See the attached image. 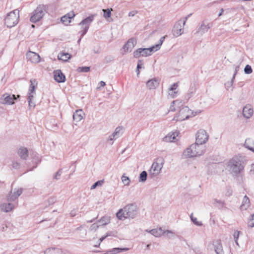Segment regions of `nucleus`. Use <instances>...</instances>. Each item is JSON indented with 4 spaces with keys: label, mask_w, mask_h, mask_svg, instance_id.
<instances>
[{
    "label": "nucleus",
    "mask_w": 254,
    "mask_h": 254,
    "mask_svg": "<svg viewBox=\"0 0 254 254\" xmlns=\"http://www.w3.org/2000/svg\"><path fill=\"white\" fill-rule=\"evenodd\" d=\"M193 94V92L192 91H190V92H189L186 96L185 97V98L188 100L189 99H190L191 98V97L192 96Z\"/></svg>",
    "instance_id": "6e6d98bb"
},
{
    "label": "nucleus",
    "mask_w": 254,
    "mask_h": 254,
    "mask_svg": "<svg viewBox=\"0 0 254 254\" xmlns=\"http://www.w3.org/2000/svg\"><path fill=\"white\" fill-rule=\"evenodd\" d=\"M165 37H162L159 40V42L158 44H156L154 46H152V48L154 49V50L156 51H158V50L160 49V47H161V46L162 45L164 39H165Z\"/></svg>",
    "instance_id": "f704fd0d"
},
{
    "label": "nucleus",
    "mask_w": 254,
    "mask_h": 254,
    "mask_svg": "<svg viewBox=\"0 0 254 254\" xmlns=\"http://www.w3.org/2000/svg\"><path fill=\"white\" fill-rule=\"evenodd\" d=\"M121 179L123 183L125 185V186H128L129 185L130 180L128 177L123 175L121 178Z\"/></svg>",
    "instance_id": "4c0bfd02"
},
{
    "label": "nucleus",
    "mask_w": 254,
    "mask_h": 254,
    "mask_svg": "<svg viewBox=\"0 0 254 254\" xmlns=\"http://www.w3.org/2000/svg\"><path fill=\"white\" fill-rule=\"evenodd\" d=\"M143 65V62L142 61L139 60L137 63V69L138 70V69L142 68V65Z\"/></svg>",
    "instance_id": "5fc2aeb1"
},
{
    "label": "nucleus",
    "mask_w": 254,
    "mask_h": 254,
    "mask_svg": "<svg viewBox=\"0 0 254 254\" xmlns=\"http://www.w3.org/2000/svg\"><path fill=\"white\" fill-rule=\"evenodd\" d=\"M117 138L116 137H113L112 136V134L110 135L108 139V141H113L114 140L116 139Z\"/></svg>",
    "instance_id": "bf43d9fd"
},
{
    "label": "nucleus",
    "mask_w": 254,
    "mask_h": 254,
    "mask_svg": "<svg viewBox=\"0 0 254 254\" xmlns=\"http://www.w3.org/2000/svg\"><path fill=\"white\" fill-rule=\"evenodd\" d=\"M234 79L233 77L232 78V80L230 81H229V82H227V83H225V86H226V88H227V89H228L229 88H230L233 84V82H234Z\"/></svg>",
    "instance_id": "603ef678"
},
{
    "label": "nucleus",
    "mask_w": 254,
    "mask_h": 254,
    "mask_svg": "<svg viewBox=\"0 0 254 254\" xmlns=\"http://www.w3.org/2000/svg\"><path fill=\"white\" fill-rule=\"evenodd\" d=\"M55 80L59 82H64L65 80V76L61 70H57L54 72Z\"/></svg>",
    "instance_id": "f3484780"
},
{
    "label": "nucleus",
    "mask_w": 254,
    "mask_h": 254,
    "mask_svg": "<svg viewBox=\"0 0 254 254\" xmlns=\"http://www.w3.org/2000/svg\"><path fill=\"white\" fill-rule=\"evenodd\" d=\"M196 115V112L194 113L188 107L185 106L180 110L178 115L174 117L173 120L182 121L189 119L190 117L194 116Z\"/></svg>",
    "instance_id": "423d86ee"
},
{
    "label": "nucleus",
    "mask_w": 254,
    "mask_h": 254,
    "mask_svg": "<svg viewBox=\"0 0 254 254\" xmlns=\"http://www.w3.org/2000/svg\"><path fill=\"white\" fill-rule=\"evenodd\" d=\"M149 233L156 237H159L163 234L162 229L160 227L158 229H153L149 231Z\"/></svg>",
    "instance_id": "bb28decb"
},
{
    "label": "nucleus",
    "mask_w": 254,
    "mask_h": 254,
    "mask_svg": "<svg viewBox=\"0 0 254 254\" xmlns=\"http://www.w3.org/2000/svg\"><path fill=\"white\" fill-rule=\"evenodd\" d=\"M55 201V198H50L49 199V202L50 204H52Z\"/></svg>",
    "instance_id": "0e129e2a"
},
{
    "label": "nucleus",
    "mask_w": 254,
    "mask_h": 254,
    "mask_svg": "<svg viewBox=\"0 0 254 254\" xmlns=\"http://www.w3.org/2000/svg\"><path fill=\"white\" fill-rule=\"evenodd\" d=\"M110 222V218L108 216L102 217L99 223L102 225H105L108 224Z\"/></svg>",
    "instance_id": "58836bf2"
},
{
    "label": "nucleus",
    "mask_w": 254,
    "mask_h": 254,
    "mask_svg": "<svg viewBox=\"0 0 254 254\" xmlns=\"http://www.w3.org/2000/svg\"><path fill=\"white\" fill-rule=\"evenodd\" d=\"M103 184V181L100 180L95 183L91 187V190L95 189L97 186H101Z\"/></svg>",
    "instance_id": "c03bdc74"
},
{
    "label": "nucleus",
    "mask_w": 254,
    "mask_h": 254,
    "mask_svg": "<svg viewBox=\"0 0 254 254\" xmlns=\"http://www.w3.org/2000/svg\"><path fill=\"white\" fill-rule=\"evenodd\" d=\"M227 169L233 176H237L244 170V166L241 157L234 156L226 164Z\"/></svg>",
    "instance_id": "f257e3e1"
},
{
    "label": "nucleus",
    "mask_w": 254,
    "mask_h": 254,
    "mask_svg": "<svg viewBox=\"0 0 254 254\" xmlns=\"http://www.w3.org/2000/svg\"><path fill=\"white\" fill-rule=\"evenodd\" d=\"M178 83H175L172 84L171 86L169 88L168 90V93L169 96H170L171 98H175L177 96V94L179 92L178 89Z\"/></svg>",
    "instance_id": "2eb2a0df"
},
{
    "label": "nucleus",
    "mask_w": 254,
    "mask_h": 254,
    "mask_svg": "<svg viewBox=\"0 0 254 254\" xmlns=\"http://www.w3.org/2000/svg\"><path fill=\"white\" fill-rule=\"evenodd\" d=\"M165 161L162 157H158L152 163L149 170V175L153 178L159 175L161 172Z\"/></svg>",
    "instance_id": "20e7f679"
},
{
    "label": "nucleus",
    "mask_w": 254,
    "mask_h": 254,
    "mask_svg": "<svg viewBox=\"0 0 254 254\" xmlns=\"http://www.w3.org/2000/svg\"><path fill=\"white\" fill-rule=\"evenodd\" d=\"M213 245L215 251L217 254H224L220 240H217L214 241Z\"/></svg>",
    "instance_id": "412c9836"
},
{
    "label": "nucleus",
    "mask_w": 254,
    "mask_h": 254,
    "mask_svg": "<svg viewBox=\"0 0 254 254\" xmlns=\"http://www.w3.org/2000/svg\"><path fill=\"white\" fill-rule=\"evenodd\" d=\"M77 70L79 72H87L90 70V67H89V66L79 67L77 68Z\"/></svg>",
    "instance_id": "a19ab883"
},
{
    "label": "nucleus",
    "mask_w": 254,
    "mask_h": 254,
    "mask_svg": "<svg viewBox=\"0 0 254 254\" xmlns=\"http://www.w3.org/2000/svg\"><path fill=\"white\" fill-rule=\"evenodd\" d=\"M12 168L15 169H18L20 168V164L17 161H13L12 163Z\"/></svg>",
    "instance_id": "09e8293b"
},
{
    "label": "nucleus",
    "mask_w": 254,
    "mask_h": 254,
    "mask_svg": "<svg viewBox=\"0 0 254 254\" xmlns=\"http://www.w3.org/2000/svg\"><path fill=\"white\" fill-rule=\"evenodd\" d=\"M107 237V235L104 237H101L100 239V243L102 242L106 237Z\"/></svg>",
    "instance_id": "338daca9"
},
{
    "label": "nucleus",
    "mask_w": 254,
    "mask_h": 254,
    "mask_svg": "<svg viewBox=\"0 0 254 254\" xmlns=\"http://www.w3.org/2000/svg\"><path fill=\"white\" fill-rule=\"evenodd\" d=\"M136 44V41L135 39L131 38L129 39L127 43L124 45V49L126 52H130L133 48L135 44Z\"/></svg>",
    "instance_id": "a211bd4d"
},
{
    "label": "nucleus",
    "mask_w": 254,
    "mask_h": 254,
    "mask_svg": "<svg viewBox=\"0 0 254 254\" xmlns=\"http://www.w3.org/2000/svg\"><path fill=\"white\" fill-rule=\"evenodd\" d=\"M177 135L176 133H169L164 137V140L167 142H173L176 139Z\"/></svg>",
    "instance_id": "2f4dec72"
},
{
    "label": "nucleus",
    "mask_w": 254,
    "mask_h": 254,
    "mask_svg": "<svg viewBox=\"0 0 254 254\" xmlns=\"http://www.w3.org/2000/svg\"><path fill=\"white\" fill-rule=\"evenodd\" d=\"M16 100L15 96L8 93L4 94L0 98V102L2 104L12 105Z\"/></svg>",
    "instance_id": "9d476101"
},
{
    "label": "nucleus",
    "mask_w": 254,
    "mask_h": 254,
    "mask_svg": "<svg viewBox=\"0 0 254 254\" xmlns=\"http://www.w3.org/2000/svg\"><path fill=\"white\" fill-rule=\"evenodd\" d=\"M147 173L145 171H142L139 175V182H144L147 179Z\"/></svg>",
    "instance_id": "e433bc0d"
},
{
    "label": "nucleus",
    "mask_w": 254,
    "mask_h": 254,
    "mask_svg": "<svg viewBox=\"0 0 254 254\" xmlns=\"http://www.w3.org/2000/svg\"><path fill=\"white\" fill-rule=\"evenodd\" d=\"M123 128L121 127H118L116 129L115 131L112 133L113 137L116 138H119L123 133Z\"/></svg>",
    "instance_id": "7c9ffc66"
},
{
    "label": "nucleus",
    "mask_w": 254,
    "mask_h": 254,
    "mask_svg": "<svg viewBox=\"0 0 254 254\" xmlns=\"http://www.w3.org/2000/svg\"><path fill=\"white\" fill-rule=\"evenodd\" d=\"M155 52L152 46L149 48H139L133 52V57L138 58L141 56L147 57L150 56L152 52Z\"/></svg>",
    "instance_id": "6e6552de"
},
{
    "label": "nucleus",
    "mask_w": 254,
    "mask_h": 254,
    "mask_svg": "<svg viewBox=\"0 0 254 254\" xmlns=\"http://www.w3.org/2000/svg\"><path fill=\"white\" fill-rule=\"evenodd\" d=\"M191 15V13H190V14H189V15H188L186 17H185L184 18V20H182V21H183V25H185V24H186V23L187 20H188V18L190 16V15Z\"/></svg>",
    "instance_id": "4d7b16f0"
},
{
    "label": "nucleus",
    "mask_w": 254,
    "mask_h": 254,
    "mask_svg": "<svg viewBox=\"0 0 254 254\" xmlns=\"http://www.w3.org/2000/svg\"><path fill=\"white\" fill-rule=\"evenodd\" d=\"M124 208L123 209H121L117 213L116 215L119 219L122 220L125 218H127L126 217L125 212L124 211Z\"/></svg>",
    "instance_id": "473e14b6"
},
{
    "label": "nucleus",
    "mask_w": 254,
    "mask_h": 254,
    "mask_svg": "<svg viewBox=\"0 0 254 254\" xmlns=\"http://www.w3.org/2000/svg\"><path fill=\"white\" fill-rule=\"evenodd\" d=\"M99 84L100 85V86L101 87H104L106 85V83L105 82L103 81H101L99 82Z\"/></svg>",
    "instance_id": "69168bd1"
},
{
    "label": "nucleus",
    "mask_w": 254,
    "mask_h": 254,
    "mask_svg": "<svg viewBox=\"0 0 254 254\" xmlns=\"http://www.w3.org/2000/svg\"><path fill=\"white\" fill-rule=\"evenodd\" d=\"M205 151V147L196 142L192 144L183 152V155L187 158H191L202 155Z\"/></svg>",
    "instance_id": "f03ea898"
},
{
    "label": "nucleus",
    "mask_w": 254,
    "mask_h": 254,
    "mask_svg": "<svg viewBox=\"0 0 254 254\" xmlns=\"http://www.w3.org/2000/svg\"><path fill=\"white\" fill-rule=\"evenodd\" d=\"M243 114L244 117L247 119H249L252 116L253 110L250 105H247L244 107Z\"/></svg>",
    "instance_id": "4be33fe9"
},
{
    "label": "nucleus",
    "mask_w": 254,
    "mask_h": 254,
    "mask_svg": "<svg viewBox=\"0 0 254 254\" xmlns=\"http://www.w3.org/2000/svg\"><path fill=\"white\" fill-rule=\"evenodd\" d=\"M81 27V31L79 32V33L81 34V36L82 37H83L87 32L88 30V28H87L86 29L85 28V25H80Z\"/></svg>",
    "instance_id": "79ce46f5"
},
{
    "label": "nucleus",
    "mask_w": 254,
    "mask_h": 254,
    "mask_svg": "<svg viewBox=\"0 0 254 254\" xmlns=\"http://www.w3.org/2000/svg\"><path fill=\"white\" fill-rule=\"evenodd\" d=\"M163 234H165L169 238L173 237L174 235V233L170 230L163 231Z\"/></svg>",
    "instance_id": "de8ad7c7"
},
{
    "label": "nucleus",
    "mask_w": 254,
    "mask_h": 254,
    "mask_svg": "<svg viewBox=\"0 0 254 254\" xmlns=\"http://www.w3.org/2000/svg\"><path fill=\"white\" fill-rule=\"evenodd\" d=\"M61 21L65 25H68L71 22V19L67 15H64L61 17Z\"/></svg>",
    "instance_id": "c9c22d12"
},
{
    "label": "nucleus",
    "mask_w": 254,
    "mask_h": 254,
    "mask_svg": "<svg viewBox=\"0 0 254 254\" xmlns=\"http://www.w3.org/2000/svg\"><path fill=\"white\" fill-rule=\"evenodd\" d=\"M17 153L20 158L23 160H26L28 157V149L24 147H21L19 148Z\"/></svg>",
    "instance_id": "5701e85b"
},
{
    "label": "nucleus",
    "mask_w": 254,
    "mask_h": 254,
    "mask_svg": "<svg viewBox=\"0 0 254 254\" xmlns=\"http://www.w3.org/2000/svg\"><path fill=\"white\" fill-rule=\"evenodd\" d=\"M191 221L196 226H201V222H198L196 218L193 217L192 214L190 216Z\"/></svg>",
    "instance_id": "a18cd8bd"
},
{
    "label": "nucleus",
    "mask_w": 254,
    "mask_h": 254,
    "mask_svg": "<svg viewBox=\"0 0 254 254\" xmlns=\"http://www.w3.org/2000/svg\"><path fill=\"white\" fill-rule=\"evenodd\" d=\"M250 172L252 174L254 175V163L252 165Z\"/></svg>",
    "instance_id": "052dcab7"
},
{
    "label": "nucleus",
    "mask_w": 254,
    "mask_h": 254,
    "mask_svg": "<svg viewBox=\"0 0 254 254\" xmlns=\"http://www.w3.org/2000/svg\"><path fill=\"white\" fill-rule=\"evenodd\" d=\"M248 226L250 227H254V214L252 216V218L248 222Z\"/></svg>",
    "instance_id": "8fccbe9b"
},
{
    "label": "nucleus",
    "mask_w": 254,
    "mask_h": 254,
    "mask_svg": "<svg viewBox=\"0 0 254 254\" xmlns=\"http://www.w3.org/2000/svg\"><path fill=\"white\" fill-rule=\"evenodd\" d=\"M182 19L178 20L174 25L173 33L174 36L178 37L184 33V26Z\"/></svg>",
    "instance_id": "f8f14e48"
},
{
    "label": "nucleus",
    "mask_w": 254,
    "mask_h": 254,
    "mask_svg": "<svg viewBox=\"0 0 254 254\" xmlns=\"http://www.w3.org/2000/svg\"><path fill=\"white\" fill-rule=\"evenodd\" d=\"M96 15V14H92L89 16L88 17L82 20L79 23V25H84L85 26V28H89V26L92 22L95 16Z\"/></svg>",
    "instance_id": "aec40b11"
},
{
    "label": "nucleus",
    "mask_w": 254,
    "mask_h": 254,
    "mask_svg": "<svg viewBox=\"0 0 254 254\" xmlns=\"http://www.w3.org/2000/svg\"><path fill=\"white\" fill-rule=\"evenodd\" d=\"M84 115V113L82 110H77L73 113V119L77 122H80L83 119Z\"/></svg>",
    "instance_id": "b1692460"
},
{
    "label": "nucleus",
    "mask_w": 254,
    "mask_h": 254,
    "mask_svg": "<svg viewBox=\"0 0 254 254\" xmlns=\"http://www.w3.org/2000/svg\"><path fill=\"white\" fill-rule=\"evenodd\" d=\"M239 66H237L236 67V68H235V72L234 74V75L233 76V78H235V75H236V74L237 73V71L239 70Z\"/></svg>",
    "instance_id": "e2e57ef3"
},
{
    "label": "nucleus",
    "mask_w": 254,
    "mask_h": 254,
    "mask_svg": "<svg viewBox=\"0 0 254 254\" xmlns=\"http://www.w3.org/2000/svg\"><path fill=\"white\" fill-rule=\"evenodd\" d=\"M165 37H162L159 40V42L158 44H156L154 46H152V48L154 49V50L156 51H158V50L160 49V47H161V46L162 45L164 39H165Z\"/></svg>",
    "instance_id": "72a5a7b5"
},
{
    "label": "nucleus",
    "mask_w": 254,
    "mask_h": 254,
    "mask_svg": "<svg viewBox=\"0 0 254 254\" xmlns=\"http://www.w3.org/2000/svg\"><path fill=\"white\" fill-rule=\"evenodd\" d=\"M212 24L206 20H203L196 32V34L202 35L211 27Z\"/></svg>",
    "instance_id": "ddd939ff"
},
{
    "label": "nucleus",
    "mask_w": 254,
    "mask_h": 254,
    "mask_svg": "<svg viewBox=\"0 0 254 254\" xmlns=\"http://www.w3.org/2000/svg\"><path fill=\"white\" fill-rule=\"evenodd\" d=\"M47 12L46 7L43 4L38 5L32 12L30 17V21L32 23H36L40 21Z\"/></svg>",
    "instance_id": "39448f33"
},
{
    "label": "nucleus",
    "mask_w": 254,
    "mask_h": 254,
    "mask_svg": "<svg viewBox=\"0 0 254 254\" xmlns=\"http://www.w3.org/2000/svg\"><path fill=\"white\" fill-rule=\"evenodd\" d=\"M178 102L181 103V101L179 100H176L173 101L172 102L171 106L170 107V110H169L170 111H175V108L174 107V106L176 105V104Z\"/></svg>",
    "instance_id": "49530a36"
},
{
    "label": "nucleus",
    "mask_w": 254,
    "mask_h": 254,
    "mask_svg": "<svg viewBox=\"0 0 254 254\" xmlns=\"http://www.w3.org/2000/svg\"><path fill=\"white\" fill-rule=\"evenodd\" d=\"M239 231H235L234 234V238L235 240V242H237V240H238L239 236Z\"/></svg>",
    "instance_id": "864d4df0"
},
{
    "label": "nucleus",
    "mask_w": 254,
    "mask_h": 254,
    "mask_svg": "<svg viewBox=\"0 0 254 254\" xmlns=\"http://www.w3.org/2000/svg\"><path fill=\"white\" fill-rule=\"evenodd\" d=\"M103 11L104 12V17L106 19H107L108 18H109L111 16V10L109 9H103Z\"/></svg>",
    "instance_id": "ea45409f"
},
{
    "label": "nucleus",
    "mask_w": 254,
    "mask_h": 254,
    "mask_svg": "<svg viewBox=\"0 0 254 254\" xmlns=\"http://www.w3.org/2000/svg\"><path fill=\"white\" fill-rule=\"evenodd\" d=\"M30 83L31 84L30 85L28 91V97L27 98L30 107L35 106V104L32 102V100L34 97L33 94L35 93V86L34 85V84L36 83V80L35 79H31Z\"/></svg>",
    "instance_id": "9b49d317"
},
{
    "label": "nucleus",
    "mask_w": 254,
    "mask_h": 254,
    "mask_svg": "<svg viewBox=\"0 0 254 254\" xmlns=\"http://www.w3.org/2000/svg\"><path fill=\"white\" fill-rule=\"evenodd\" d=\"M19 11L15 9L6 15L4 19V25L8 28H12L16 26L19 22Z\"/></svg>",
    "instance_id": "7ed1b4c3"
},
{
    "label": "nucleus",
    "mask_w": 254,
    "mask_h": 254,
    "mask_svg": "<svg viewBox=\"0 0 254 254\" xmlns=\"http://www.w3.org/2000/svg\"><path fill=\"white\" fill-rule=\"evenodd\" d=\"M27 57L29 61L33 63H38L40 61L39 55L34 52H30L27 54Z\"/></svg>",
    "instance_id": "6ab92c4d"
},
{
    "label": "nucleus",
    "mask_w": 254,
    "mask_h": 254,
    "mask_svg": "<svg viewBox=\"0 0 254 254\" xmlns=\"http://www.w3.org/2000/svg\"><path fill=\"white\" fill-rule=\"evenodd\" d=\"M244 72L246 74L252 73L253 72V69L252 68L251 66L249 64H247L244 68Z\"/></svg>",
    "instance_id": "37998d69"
},
{
    "label": "nucleus",
    "mask_w": 254,
    "mask_h": 254,
    "mask_svg": "<svg viewBox=\"0 0 254 254\" xmlns=\"http://www.w3.org/2000/svg\"><path fill=\"white\" fill-rule=\"evenodd\" d=\"M70 214L71 216L73 217L75 215V212L74 211H71Z\"/></svg>",
    "instance_id": "774afa93"
},
{
    "label": "nucleus",
    "mask_w": 254,
    "mask_h": 254,
    "mask_svg": "<svg viewBox=\"0 0 254 254\" xmlns=\"http://www.w3.org/2000/svg\"><path fill=\"white\" fill-rule=\"evenodd\" d=\"M62 169H61L59 170V171L56 173V174L54 176V179H55L56 180L60 179V177L62 175Z\"/></svg>",
    "instance_id": "3c124183"
},
{
    "label": "nucleus",
    "mask_w": 254,
    "mask_h": 254,
    "mask_svg": "<svg viewBox=\"0 0 254 254\" xmlns=\"http://www.w3.org/2000/svg\"><path fill=\"white\" fill-rule=\"evenodd\" d=\"M45 254H62V251L58 248L48 249L45 251Z\"/></svg>",
    "instance_id": "c756f323"
},
{
    "label": "nucleus",
    "mask_w": 254,
    "mask_h": 254,
    "mask_svg": "<svg viewBox=\"0 0 254 254\" xmlns=\"http://www.w3.org/2000/svg\"><path fill=\"white\" fill-rule=\"evenodd\" d=\"M250 206V201L249 197L247 195H245L243 197L242 203L240 206L241 210H247Z\"/></svg>",
    "instance_id": "a878e982"
},
{
    "label": "nucleus",
    "mask_w": 254,
    "mask_h": 254,
    "mask_svg": "<svg viewBox=\"0 0 254 254\" xmlns=\"http://www.w3.org/2000/svg\"><path fill=\"white\" fill-rule=\"evenodd\" d=\"M23 189L22 188L15 189L11 190L7 196V200L9 201H15L22 194Z\"/></svg>",
    "instance_id": "4468645a"
},
{
    "label": "nucleus",
    "mask_w": 254,
    "mask_h": 254,
    "mask_svg": "<svg viewBox=\"0 0 254 254\" xmlns=\"http://www.w3.org/2000/svg\"><path fill=\"white\" fill-rule=\"evenodd\" d=\"M244 145L246 148L254 152V142L252 139L250 138L247 139Z\"/></svg>",
    "instance_id": "cd10ccee"
},
{
    "label": "nucleus",
    "mask_w": 254,
    "mask_h": 254,
    "mask_svg": "<svg viewBox=\"0 0 254 254\" xmlns=\"http://www.w3.org/2000/svg\"><path fill=\"white\" fill-rule=\"evenodd\" d=\"M65 15H67L68 17H70V19H72L75 16V14L73 12H71L70 13H68L67 14H65Z\"/></svg>",
    "instance_id": "13d9d810"
},
{
    "label": "nucleus",
    "mask_w": 254,
    "mask_h": 254,
    "mask_svg": "<svg viewBox=\"0 0 254 254\" xmlns=\"http://www.w3.org/2000/svg\"><path fill=\"white\" fill-rule=\"evenodd\" d=\"M160 80L158 78H153L146 82V87L150 90L156 89L159 85Z\"/></svg>",
    "instance_id": "dca6fc26"
},
{
    "label": "nucleus",
    "mask_w": 254,
    "mask_h": 254,
    "mask_svg": "<svg viewBox=\"0 0 254 254\" xmlns=\"http://www.w3.org/2000/svg\"><path fill=\"white\" fill-rule=\"evenodd\" d=\"M58 59L64 62H67L71 58V55L67 53H60L58 56Z\"/></svg>",
    "instance_id": "c85d7f7f"
},
{
    "label": "nucleus",
    "mask_w": 254,
    "mask_h": 254,
    "mask_svg": "<svg viewBox=\"0 0 254 254\" xmlns=\"http://www.w3.org/2000/svg\"><path fill=\"white\" fill-rule=\"evenodd\" d=\"M98 227V226L96 225L95 224H93L91 226V230H93V229H96Z\"/></svg>",
    "instance_id": "680f3d73"
},
{
    "label": "nucleus",
    "mask_w": 254,
    "mask_h": 254,
    "mask_svg": "<svg viewBox=\"0 0 254 254\" xmlns=\"http://www.w3.org/2000/svg\"><path fill=\"white\" fill-rule=\"evenodd\" d=\"M15 206L11 203H4L0 205V209L5 212H8L11 211Z\"/></svg>",
    "instance_id": "393cba45"
},
{
    "label": "nucleus",
    "mask_w": 254,
    "mask_h": 254,
    "mask_svg": "<svg viewBox=\"0 0 254 254\" xmlns=\"http://www.w3.org/2000/svg\"><path fill=\"white\" fill-rule=\"evenodd\" d=\"M209 135L206 131L204 129H199L196 134V142L201 145H203L208 140Z\"/></svg>",
    "instance_id": "1a4fd4ad"
},
{
    "label": "nucleus",
    "mask_w": 254,
    "mask_h": 254,
    "mask_svg": "<svg viewBox=\"0 0 254 254\" xmlns=\"http://www.w3.org/2000/svg\"><path fill=\"white\" fill-rule=\"evenodd\" d=\"M126 217L127 218H134L138 213V208L136 205L130 204L124 207Z\"/></svg>",
    "instance_id": "0eeeda50"
}]
</instances>
